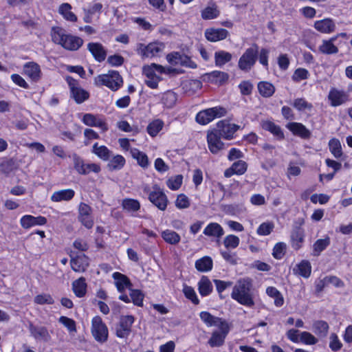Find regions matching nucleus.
Returning a JSON list of instances; mask_svg holds the SVG:
<instances>
[{
  "label": "nucleus",
  "mask_w": 352,
  "mask_h": 352,
  "mask_svg": "<svg viewBox=\"0 0 352 352\" xmlns=\"http://www.w3.org/2000/svg\"><path fill=\"white\" fill-rule=\"evenodd\" d=\"M330 244V239L327 236L324 239H318L313 245L314 256H318Z\"/></svg>",
  "instance_id": "42"
},
{
  "label": "nucleus",
  "mask_w": 352,
  "mask_h": 352,
  "mask_svg": "<svg viewBox=\"0 0 352 352\" xmlns=\"http://www.w3.org/2000/svg\"><path fill=\"white\" fill-rule=\"evenodd\" d=\"M164 48V45L162 43H151L147 45L140 43L138 48V53L142 58H152L157 56Z\"/></svg>",
  "instance_id": "10"
},
{
  "label": "nucleus",
  "mask_w": 352,
  "mask_h": 352,
  "mask_svg": "<svg viewBox=\"0 0 352 352\" xmlns=\"http://www.w3.org/2000/svg\"><path fill=\"white\" fill-rule=\"evenodd\" d=\"M75 195V192L72 189H65L54 192L51 196V200L54 202L62 201H69Z\"/></svg>",
  "instance_id": "23"
},
{
  "label": "nucleus",
  "mask_w": 352,
  "mask_h": 352,
  "mask_svg": "<svg viewBox=\"0 0 352 352\" xmlns=\"http://www.w3.org/2000/svg\"><path fill=\"white\" fill-rule=\"evenodd\" d=\"M232 54L228 52L221 50L214 54L215 64L217 67H221L232 59Z\"/></svg>",
  "instance_id": "36"
},
{
  "label": "nucleus",
  "mask_w": 352,
  "mask_h": 352,
  "mask_svg": "<svg viewBox=\"0 0 352 352\" xmlns=\"http://www.w3.org/2000/svg\"><path fill=\"white\" fill-rule=\"evenodd\" d=\"M91 323V330H107V327L103 323L102 320L100 316H95L94 318H93Z\"/></svg>",
  "instance_id": "63"
},
{
  "label": "nucleus",
  "mask_w": 352,
  "mask_h": 352,
  "mask_svg": "<svg viewBox=\"0 0 352 352\" xmlns=\"http://www.w3.org/2000/svg\"><path fill=\"white\" fill-rule=\"evenodd\" d=\"M97 85H105L112 91L118 90L123 83L122 78L117 71H109L106 74L98 76L95 79Z\"/></svg>",
  "instance_id": "2"
},
{
  "label": "nucleus",
  "mask_w": 352,
  "mask_h": 352,
  "mask_svg": "<svg viewBox=\"0 0 352 352\" xmlns=\"http://www.w3.org/2000/svg\"><path fill=\"white\" fill-rule=\"evenodd\" d=\"M240 129V126L232 124L227 120H220L217 124V129H213L217 134L226 140H231L234 133Z\"/></svg>",
  "instance_id": "6"
},
{
  "label": "nucleus",
  "mask_w": 352,
  "mask_h": 352,
  "mask_svg": "<svg viewBox=\"0 0 352 352\" xmlns=\"http://www.w3.org/2000/svg\"><path fill=\"white\" fill-rule=\"evenodd\" d=\"M222 137L216 131H209L207 134V142L210 151L213 154H217L224 148V143L221 140Z\"/></svg>",
  "instance_id": "11"
},
{
  "label": "nucleus",
  "mask_w": 352,
  "mask_h": 352,
  "mask_svg": "<svg viewBox=\"0 0 352 352\" xmlns=\"http://www.w3.org/2000/svg\"><path fill=\"white\" fill-rule=\"evenodd\" d=\"M24 73L33 81H38L41 78L40 66L34 62H29L24 65Z\"/></svg>",
  "instance_id": "22"
},
{
  "label": "nucleus",
  "mask_w": 352,
  "mask_h": 352,
  "mask_svg": "<svg viewBox=\"0 0 352 352\" xmlns=\"http://www.w3.org/2000/svg\"><path fill=\"white\" fill-rule=\"evenodd\" d=\"M72 6L68 3H62L58 8V12L63 15L65 19L72 22L77 21V16L71 11Z\"/></svg>",
  "instance_id": "30"
},
{
  "label": "nucleus",
  "mask_w": 352,
  "mask_h": 352,
  "mask_svg": "<svg viewBox=\"0 0 352 352\" xmlns=\"http://www.w3.org/2000/svg\"><path fill=\"white\" fill-rule=\"evenodd\" d=\"M124 164V158L122 155H117L109 161L108 167L111 170H120Z\"/></svg>",
  "instance_id": "47"
},
{
  "label": "nucleus",
  "mask_w": 352,
  "mask_h": 352,
  "mask_svg": "<svg viewBox=\"0 0 352 352\" xmlns=\"http://www.w3.org/2000/svg\"><path fill=\"white\" fill-rule=\"evenodd\" d=\"M72 160L76 170L80 175H87L91 172L99 173L100 167L96 164H85L83 160L77 154L72 155Z\"/></svg>",
  "instance_id": "8"
},
{
  "label": "nucleus",
  "mask_w": 352,
  "mask_h": 352,
  "mask_svg": "<svg viewBox=\"0 0 352 352\" xmlns=\"http://www.w3.org/2000/svg\"><path fill=\"white\" fill-rule=\"evenodd\" d=\"M113 278L115 280L116 286L120 292H122L125 288L131 285L129 278L120 272L113 273Z\"/></svg>",
  "instance_id": "27"
},
{
  "label": "nucleus",
  "mask_w": 352,
  "mask_h": 352,
  "mask_svg": "<svg viewBox=\"0 0 352 352\" xmlns=\"http://www.w3.org/2000/svg\"><path fill=\"white\" fill-rule=\"evenodd\" d=\"M290 237L292 248L296 250H299L304 242L305 231L303 228L300 226H294Z\"/></svg>",
  "instance_id": "15"
},
{
  "label": "nucleus",
  "mask_w": 352,
  "mask_h": 352,
  "mask_svg": "<svg viewBox=\"0 0 352 352\" xmlns=\"http://www.w3.org/2000/svg\"><path fill=\"white\" fill-rule=\"evenodd\" d=\"M87 49L93 55L96 60L102 62L105 60L107 56V51L101 43H89L87 45Z\"/></svg>",
  "instance_id": "18"
},
{
  "label": "nucleus",
  "mask_w": 352,
  "mask_h": 352,
  "mask_svg": "<svg viewBox=\"0 0 352 352\" xmlns=\"http://www.w3.org/2000/svg\"><path fill=\"white\" fill-rule=\"evenodd\" d=\"M229 35L227 30L223 28H208L205 31V36L211 42H217L223 40Z\"/></svg>",
  "instance_id": "14"
},
{
  "label": "nucleus",
  "mask_w": 352,
  "mask_h": 352,
  "mask_svg": "<svg viewBox=\"0 0 352 352\" xmlns=\"http://www.w3.org/2000/svg\"><path fill=\"white\" fill-rule=\"evenodd\" d=\"M258 46L253 44L240 57L238 66L243 71H249L254 65L258 58Z\"/></svg>",
  "instance_id": "3"
},
{
  "label": "nucleus",
  "mask_w": 352,
  "mask_h": 352,
  "mask_svg": "<svg viewBox=\"0 0 352 352\" xmlns=\"http://www.w3.org/2000/svg\"><path fill=\"white\" fill-rule=\"evenodd\" d=\"M314 28L323 34H330L336 30L334 21L329 18L316 21L314 23Z\"/></svg>",
  "instance_id": "20"
},
{
  "label": "nucleus",
  "mask_w": 352,
  "mask_h": 352,
  "mask_svg": "<svg viewBox=\"0 0 352 352\" xmlns=\"http://www.w3.org/2000/svg\"><path fill=\"white\" fill-rule=\"evenodd\" d=\"M227 113L225 108L214 107L199 111L196 116V121L201 124H206L214 118L224 116Z\"/></svg>",
  "instance_id": "4"
},
{
  "label": "nucleus",
  "mask_w": 352,
  "mask_h": 352,
  "mask_svg": "<svg viewBox=\"0 0 352 352\" xmlns=\"http://www.w3.org/2000/svg\"><path fill=\"white\" fill-rule=\"evenodd\" d=\"M239 241L238 236L230 234L225 237L223 244L226 248H236L239 245Z\"/></svg>",
  "instance_id": "53"
},
{
  "label": "nucleus",
  "mask_w": 352,
  "mask_h": 352,
  "mask_svg": "<svg viewBox=\"0 0 352 352\" xmlns=\"http://www.w3.org/2000/svg\"><path fill=\"white\" fill-rule=\"evenodd\" d=\"M155 72L160 74L165 73V69L160 65L152 63L151 65L144 66L142 68L143 74L146 78H153L154 76H158Z\"/></svg>",
  "instance_id": "28"
},
{
  "label": "nucleus",
  "mask_w": 352,
  "mask_h": 352,
  "mask_svg": "<svg viewBox=\"0 0 352 352\" xmlns=\"http://www.w3.org/2000/svg\"><path fill=\"white\" fill-rule=\"evenodd\" d=\"M295 274H298L305 278H308L311 272V266L308 261L303 260L294 268Z\"/></svg>",
  "instance_id": "31"
},
{
  "label": "nucleus",
  "mask_w": 352,
  "mask_h": 352,
  "mask_svg": "<svg viewBox=\"0 0 352 352\" xmlns=\"http://www.w3.org/2000/svg\"><path fill=\"white\" fill-rule=\"evenodd\" d=\"M195 268L199 272H208L212 268V260L210 256H204L195 262Z\"/></svg>",
  "instance_id": "35"
},
{
  "label": "nucleus",
  "mask_w": 352,
  "mask_h": 352,
  "mask_svg": "<svg viewBox=\"0 0 352 352\" xmlns=\"http://www.w3.org/2000/svg\"><path fill=\"white\" fill-rule=\"evenodd\" d=\"M177 99V94L175 92L168 91L164 94L162 101L166 107L171 108L175 105Z\"/></svg>",
  "instance_id": "48"
},
{
  "label": "nucleus",
  "mask_w": 352,
  "mask_h": 352,
  "mask_svg": "<svg viewBox=\"0 0 352 352\" xmlns=\"http://www.w3.org/2000/svg\"><path fill=\"white\" fill-rule=\"evenodd\" d=\"M66 35L65 30L60 27H53L52 28V40L56 44L61 45Z\"/></svg>",
  "instance_id": "40"
},
{
  "label": "nucleus",
  "mask_w": 352,
  "mask_h": 352,
  "mask_svg": "<svg viewBox=\"0 0 352 352\" xmlns=\"http://www.w3.org/2000/svg\"><path fill=\"white\" fill-rule=\"evenodd\" d=\"M70 265L74 271L83 272L89 265V259L85 254H80L71 259Z\"/></svg>",
  "instance_id": "16"
},
{
  "label": "nucleus",
  "mask_w": 352,
  "mask_h": 352,
  "mask_svg": "<svg viewBox=\"0 0 352 352\" xmlns=\"http://www.w3.org/2000/svg\"><path fill=\"white\" fill-rule=\"evenodd\" d=\"M130 297L134 305L137 306H142L144 295L140 290L131 289Z\"/></svg>",
  "instance_id": "55"
},
{
  "label": "nucleus",
  "mask_w": 352,
  "mask_h": 352,
  "mask_svg": "<svg viewBox=\"0 0 352 352\" xmlns=\"http://www.w3.org/2000/svg\"><path fill=\"white\" fill-rule=\"evenodd\" d=\"M164 122L161 120L157 119L147 126L146 131L150 135L154 137L162 130Z\"/></svg>",
  "instance_id": "46"
},
{
  "label": "nucleus",
  "mask_w": 352,
  "mask_h": 352,
  "mask_svg": "<svg viewBox=\"0 0 352 352\" xmlns=\"http://www.w3.org/2000/svg\"><path fill=\"white\" fill-rule=\"evenodd\" d=\"M199 316L208 327H217L219 330H228L230 329L226 320L216 317L208 311H201Z\"/></svg>",
  "instance_id": "7"
},
{
  "label": "nucleus",
  "mask_w": 352,
  "mask_h": 352,
  "mask_svg": "<svg viewBox=\"0 0 352 352\" xmlns=\"http://www.w3.org/2000/svg\"><path fill=\"white\" fill-rule=\"evenodd\" d=\"M258 89L260 94L265 98L272 96L275 91L274 86L268 82L263 81L258 84Z\"/></svg>",
  "instance_id": "37"
},
{
  "label": "nucleus",
  "mask_w": 352,
  "mask_h": 352,
  "mask_svg": "<svg viewBox=\"0 0 352 352\" xmlns=\"http://www.w3.org/2000/svg\"><path fill=\"white\" fill-rule=\"evenodd\" d=\"M228 331H213L211 338L208 340V344L212 347L221 346L227 336Z\"/></svg>",
  "instance_id": "32"
},
{
  "label": "nucleus",
  "mask_w": 352,
  "mask_h": 352,
  "mask_svg": "<svg viewBox=\"0 0 352 352\" xmlns=\"http://www.w3.org/2000/svg\"><path fill=\"white\" fill-rule=\"evenodd\" d=\"M72 290L74 294L78 297H84L87 292V283L85 278L80 277L72 283Z\"/></svg>",
  "instance_id": "25"
},
{
  "label": "nucleus",
  "mask_w": 352,
  "mask_h": 352,
  "mask_svg": "<svg viewBox=\"0 0 352 352\" xmlns=\"http://www.w3.org/2000/svg\"><path fill=\"white\" fill-rule=\"evenodd\" d=\"M92 153L104 161L109 160L111 155V151L107 146L97 142L92 146Z\"/></svg>",
  "instance_id": "26"
},
{
  "label": "nucleus",
  "mask_w": 352,
  "mask_h": 352,
  "mask_svg": "<svg viewBox=\"0 0 352 352\" xmlns=\"http://www.w3.org/2000/svg\"><path fill=\"white\" fill-rule=\"evenodd\" d=\"M239 88L241 94L248 96L251 94L252 91L253 85L250 81L244 80L239 84Z\"/></svg>",
  "instance_id": "61"
},
{
  "label": "nucleus",
  "mask_w": 352,
  "mask_h": 352,
  "mask_svg": "<svg viewBox=\"0 0 352 352\" xmlns=\"http://www.w3.org/2000/svg\"><path fill=\"white\" fill-rule=\"evenodd\" d=\"M328 98L331 101V106L337 107L346 102L349 99V96L344 91L332 88L329 93Z\"/></svg>",
  "instance_id": "13"
},
{
  "label": "nucleus",
  "mask_w": 352,
  "mask_h": 352,
  "mask_svg": "<svg viewBox=\"0 0 352 352\" xmlns=\"http://www.w3.org/2000/svg\"><path fill=\"white\" fill-rule=\"evenodd\" d=\"M329 147L331 153L336 158H340L342 155V146L338 139L333 138L329 142Z\"/></svg>",
  "instance_id": "44"
},
{
  "label": "nucleus",
  "mask_w": 352,
  "mask_h": 352,
  "mask_svg": "<svg viewBox=\"0 0 352 352\" xmlns=\"http://www.w3.org/2000/svg\"><path fill=\"white\" fill-rule=\"evenodd\" d=\"M287 128L295 135H298L303 139H309L311 136V132L305 125L299 122H290L287 124Z\"/></svg>",
  "instance_id": "19"
},
{
  "label": "nucleus",
  "mask_w": 352,
  "mask_h": 352,
  "mask_svg": "<svg viewBox=\"0 0 352 352\" xmlns=\"http://www.w3.org/2000/svg\"><path fill=\"white\" fill-rule=\"evenodd\" d=\"M149 201L159 210H165L168 205V198L162 190L157 185L153 186V190L148 194Z\"/></svg>",
  "instance_id": "9"
},
{
  "label": "nucleus",
  "mask_w": 352,
  "mask_h": 352,
  "mask_svg": "<svg viewBox=\"0 0 352 352\" xmlns=\"http://www.w3.org/2000/svg\"><path fill=\"white\" fill-rule=\"evenodd\" d=\"M46 223V218L41 216L25 215L21 219V225L25 229H28L35 226H43Z\"/></svg>",
  "instance_id": "17"
},
{
  "label": "nucleus",
  "mask_w": 352,
  "mask_h": 352,
  "mask_svg": "<svg viewBox=\"0 0 352 352\" xmlns=\"http://www.w3.org/2000/svg\"><path fill=\"white\" fill-rule=\"evenodd\" d=\"M183 292L186 298L190 300L193 304L198 305L199 303V300L197 298L195 289L192 287L184 285Z\"/></svg>",
  "instance_id": "49"
},
{
  "label": "nucleus",
  "mask_w": 352,
  "mask_h": 352,
  "mask_svg": "<svg viewBox=\"0 0 352 352\" xmlns=\"http://www.w3.org/2000/svg\"><path fill=\"white\" fill-rule=\"evenodd\" d=\"M204 234L208 236L221 238L224 234V231L219 223H210L204 230Z\"/></svg>",
  "instance_id": "24"
},
{
  "label": "nucleus",
  "mask_w": 352,
  "mask_h": 352,
  "mask_svg": "<svg viewBox=\"0 0 352 352\" xmlns=\"http://www.w3.org/2000/svg\"><path fill=\"white\" fill-rule=\"evenodd\" d=\"M232 166L234 169V171L235 172V174L241 175L244 174L247 170L248 164L244 161L239 160L234 162Z\"/></svg>",
  "instance_id": "57"
},
{
  "label": "nucleus",
  "mask_w": 352,
  "mask_h": 352,
  "mask_svg": "<svg viewBox=\"0 0 352 352\" xmlns=\"http://www.w3.org/2000/svg\"><path fill=\"white\" fill-rule=\"evenodd\" d=\"M294 107L298 111H302L306 109H311L312 108V105L303 98L296 99L294 102Z\"/></svg>",
  "instance_id": "62"
},
{
  "label": "nucleus",
  "mask_w": 352,
  "mask_h": 352,
  "mask_svg": "<svg viewBox=\"0 0 352 352\" xmlns=\"http://www.w3.org/2000/svg\"><path fill=\"white\" fill-rule=\"evenodd\" d=\"M34 301L38 305H52L54 302L53 298L51 295L47 294H39L35 296Z\"/></svg>",
  "instance_id": "54"
},
{
  "label": "nucleus",
  "mask_w": 352,
  "mask_h": 352,
  "mask_svg": "<svg viewBox=\"0 0 352 352\" xmlns=\"http://www.w3.org/2000/svg\"><path fill=\"white\" fill-rule=\"evenodd\" d=\"M83 41L80 37L67 34L61 46L67 50L75 51L79 49Z\"/></svg>",
  "instance_id": "21"
},
{
  "label": "nucleus",
  "mask_w": 352,
  "mask_h": 352,
  "mask_svg": "<svg viewBox=\"0 0 352 352\" xmlns=\"http://www.w3.org/2000/svg\"><path fill=\"white\" fill-rule=\"evenodd\" d=\"M309 72L307 69L303 68H298L295 70L292 79L294 81L298 82L301 80H305L308 78Z\"/></svg>",
  "instance_id": "59"
},
{
  "label": "nucleus",
  "mask_w": 352,
  "mask_h": 352,
  "mask_svg": "<svg viewBox=\"0 0 352 352\" xmlns=\"http://www.w3.org/2000/svg\"><path fill=\"white\" fill-rule=\"evenodd\" d=\"M124 61V58L118 54L109 56L107 58V63L112 67L121 66Z\"/></svg>",
  "instance_id": "60"
},
{
  "label": "nucleus",
  "mask_w": 352,
  "mask_h": 352,
  "mask_svg": "<svg viewBox=\"0 0 352 352\" xmlns=\"http://www.w3.org/2000/svg\"><path fill=\"white\" fill-rule=\"evenodd\" d=\"M210 82L217 85H222L228 80L229 75L223 72L213 71L208 74Z\"/></svg>",
  "instance_id": "33"
},
{
  "label": "nucleus",
  "mask_w": 352,
  "mask_h": 352,
  "mask_svg": "<svg viewBox=\"0 0 352 352\" xmlns=\"http://www.w3.org/2000/svg\"><path fill=\"white\" fill-rule=\"evenodd\" d=\"M175 206L177 208L185 209L190 206V201L187 196L180 194L177 196L175 201Z\"/></svg>",
  "instance_id": "56"
},
{
  "label": "nucleus",
  "mask_w": 352,
  "mask_h": 352,
  "mask_svg": "<svg viewBox=\"0 0 352 352\" xmlns=\"http://www.w3.org/2000/svg\"><path fill=\"white\" fill-rule=\"evenodd\" d=\"M286 244L283 242L277 243L273 249L272 255L276 259L283 258L285 253Z\"/></svg>",
  "instance_id": "52"
},
{
  "label": "nucleus",
  "mask_w": 352,
  "mask_h": 352,
  "mask_svg": "<svg viewBox=\"0 0 352 352\" xmlns=\"http://www.w3.org/2000/svg\"><path fill=\"white\" fill-rule=\"evenodd\" d=\"M132 157L135 159L138 164L142 168H146L148 166V159L147 155L137 148L131 150Z\"/></svg>",
  "instance_id": "38"
},
{
  "label": "nucleus",
  "mask_w": 352,
  "mask_h": 352,
  "mask_svg": "<svg viewBox=\"0 0 352 352\" xmlns=\"http://www.w3.org/2000/svg\"><path fill=\"white\" fill-rule=\"evenodd\" d=\"M274 225L272 222H264L258 228L256 232L258 235H269L273 230Z\"/></svg>",
  "instance_id": "50"
},
{
  "label": "nucleus",
  "mask_w": 352,
  "mask_h": 352,
  "mask_svg": "<svg viewBox=\"0 0 352 352\" xmlns=\"http://www.w3.org/2000/svg\"><path fill=\"white\" fill-rule=\"evenodd\" d=\"M198 290L202 296H206L212 292V285L207 276H202L199 281Z\"/></svg>",
  "instance_id": "29"
},
{
  "label": "nucleus",
  "mask_w": 352,
  "mask_h": 352,
  "mask_svg": "<svg viewBox=\"0 0 352 352\" xmlns=\"http://www.w3.org/2000/svg\"><path fill=\"white\" fill-rule=\"evenodd\" d=\"M134 322V318L132 316H124L120 318V326L122 330H130L133 323Z\"/></svg>",
  "instance_id": "58"
},
{
  "label": "nucleus",
  "mask_w": 352,
  "mask_h": 352,
  "mask_svg": "<svg viewBox=\"0 0 352 352\" xmlns=\"http://www.w3.org/2000/svg\"><path fill=\"white\" fill-rule=\"evenodd\" d=\"M252 285L249 279H240L233 287L231 297L241 305L252 307L254 305Z\"/></svg>",
  "instance_id": "1"
},
{
  "label": "nucleus",
  "mask_w": 352,
  "mask_h": 352,
  "mask_svg": "<svg viewBox=\"0 0 352 352\" xmlns=\"http://www.w3.org/2000/svg\"><path fill=\"white\" fill-rule=\"evenodd\" d=\"M219 14L217 6L214 3L210 4L202 10L201 16L204 19L209 20L217 18Z\"/></svg>",
  "instance_id": "34"
},
{
  "label": "nucleus",
  "mask_w": 352,
  "mask_h": 352,
  "mask_svg": "<svg viewBox=\"0 0 352 352\" xmlns=\"http://www.w3.org/2000/svg\"><path fill=\"white\" fill-rule=\"evenodd\" d=\"M287 337L294 342H301L306 344H314L316 338L307 331H287Z\"/></svg>",
  "instance_id": "12"
},
{
  "label": "nucleus",
  "mask_w": 352,
  "mask_h": 352,
  "mask_svg": "<svg viewBox=\"0 0 352 352\" xmlns=\"http://www.w3.org/2000/svg\"><path fill=\"white\" fill-rule=\"evenodd\" d=\"M164 241L170 244H177L180 241V236L175 231L166 230L162 233Z\"/></svg>",
  "instance_id": "45"
},
{
  "label": "nucleus",
  "mask_w": 352,
  "mask_h": 352,
  "mask_svg": "<svg viewBox=\"0 0 352 352\" xmlns=\"http://www.w3.org/2000/svg\"><path fill=\"white\" fill-rule=\"evenodd\" d=\"M318 50L324 54H335L338 52V47L326 40H322V44L318 47Z\"/></svg>",
  "instance_id": "43"
},
{
  "label": "nucleus",
  "mask_w": 352,
  "mask_h": 352,
  "mask_svg": "<svg viewBox=\"0 0 352 352\" xmlns=\"http://www.w3.org/2000/svg\"><path fill=\"white\" fill-rule=\"evenodd\" d=\"M342 343L339 340L338 336L333 333L330 336V343H329V347L333 351H337L340 350L342 348Z\"/></svg>",
  "instance_id": "64"
},
{
  "label": "nucleus",
  "mask_w": 352,
  "mask_h": 352,
  "mask_svg": "<svg viewBox=\"0 0 352 352\" xmlns=\"http://www.w3.org/2000/svg\"><path fill=\"white\" fill-rule=\"evenodd\" d=\"M263 129L270 131L272 134L276 136L279 139H283L284 138L283 133L278 125L275 124L274 122L271 121H265L263 123Z\"/></svg>",
  "instance_id": "41"
},
{
  "label": "nucleus",
  "mask_w": 352,
  "mask_h": 352,
  "mask_svg": "<svg viewBox=\"0 0 352 352\" xmlns=\"http://www.w3.org/2000/svg\"><path fill=\"white\" fill-rule=\"evenodd\" d=\"M66 81L69 87L70 97L77 104H81L89 98V94L78 85L76 80L71 76H67Z\"/></svg>",
  "instance_id": "5"
},
{
  "label": "nucleus",
  "mask_w": 352,
  "mask_h": 352,
  "mask_svg": "<svg viewBox=\"0 0 352 352\" xmlns=\"http://www.w3.org/2000/svg\"><path fill=\"white\" fill-rule=\"evenodd\" d=\"M122 207L128 212H134L140 210V204L137 199L126 198L122 200Z\"/></svg>",
  "instance_id": "39"
},
{
  "label": "nucleus",
  "mask_w": 352,
  "mask_h": 352,
  "mask_svg": "<svg viewBox=\"0 0 352 352\" xmlns=\"http://www.w3.org/2000/svg\"><path fill=\"white\" fill-rule=\"evenodd\" d=\"M183 177L181 175H176L168 179L166 184L168 187L173 190H178L182 184Z\"/></svg>",
  "instance_id": "51"
}]
</instances>
